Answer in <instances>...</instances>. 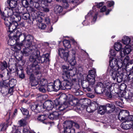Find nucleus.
Instances as JSON below:
<instances>
[{
  "instance_id": "nucleus-37",
  "label": "nucleus",
  "mask_w": 133,
  "mask_h": 133,
  "mask_svg": "<svg viewBox=\"0 0 133 133\" xmlns=\"http://www.w3.org/2000/svg\"><path fill=\"white\" fill-rule=\"evenodd\" d=\"M96 75V71L95 69H93L89 71V74L87 75H89L91 77L95 78V76Z\"/></svg>"
},
{
  "instance_id": "nucleus-40",
  "label": "nucleus",
  "mask_w": 133,
  "mask_h": 133,
  "mask_svg": "<svg viewBox=\"0 0 133 133\" xmlns=\"http://www.w3.org/2000/svg\"><path fill=\"white\" fill-rule=\"evenodd\" d=\"M71 84V83H70ZM72 89V92L75 94V95H78L79 94V88H77V86H75L74 87H73L72 88L71 87V88L70 89Z\"/></svg>"
},
{
  "instance_id": "nucleus-33",
  "label": "nucleus",
  "mask_w": 133,
  "mask_h": 133,
  "mask_svg": "<svg viewBox=\"0 0 133 133\" xmlns=\"http://www.w3.org/2000/svg\"><path fill=\"white\" fill-rule=\"evenodd\" d=\"M107 110L105 105L101 106L99 107L98 112L101 115H103Z\"/></svg>"
},
{
  "instance_id": "nucleus-39",
  "label": "nucleus",
  "mask_w": 133,
  "mask_h": 133,
  "mask_svg": "<svg viewBox=\"0 0 133 133\" xmlns=\"http://www.w3.org/2000/svg\"><path fill=\"white\" fill-rule=\"evenodd\" d=\"M63 43L64 46L65 48L68 49L70 48L71 45L69 41L67 40H64L63 41Z\"/></svg>"
},
{
  "instance_id": "nucleus-23",
  "label": "nucleus",
  "mask_w": 133,
  "mask_h": 133,
  "mask_svg": "<svg viewBox=\"0 0 133 133\" xmlns=\"http://www.w3.org/2000/svg\"><path fill=\"white\" fill-rule=\"evenodd\" d=\"M38 121L45 124H47L48 122V117L46 115H39L37 118Z\"/></svg>"
},
{
  "instance_id": "nucleus-56",
  "label": "nucleus",
  "mask_w": 133,
  "mask_h": 133,
  "mask_svg": "<svg viewBox=\"0 0 133 133\" xmlns=\"http://www.w3.org/2000/svg\"><path fill=\"white\" fill-rule=\"evenodd\" d=\"M54 104H53L54 105H55V107H56V109H58L59 110V108H58V107L61 106L59 105V103L57 99H55L54 101Z\"/></svg>"
},
{
  "instance_id": "nucleus-27",
  "label": "nucleus",
  "mask_w": 133,
  "mask_h": 133,
  "mask_svg": "<svg viewBox=\"0 0 133 133\" xmlns=\"http://www.w3.org/2000/svg\"><path fill=\"white\" fill-rule=\"evenodd\" d=\"M7 2L9 5L10 7L15 9L17 5V0H7Z\"/></svg>"
},
{
  "instance_id": "nucleus-35",
  "label": "nucleus",
  "mask_w": 133,
  "mask_h": 133,
  "mask_svg": "<svg viewBox=\"0 0 133 133\" xmlns=\"http://www.w3.org/2000/svg\"><path fill=\"white\" fill-rule=\"evenodd\" d=\"M114 46L115 50L117 51H120L121 49H122V45L119 42L116 43L115 44Z\"/></svg>"
},
{
  "instance_id": "nucleus-7",
  "label": "nucleus",
  "mask_w": 133,
  "mask_h": 133,
  "mask_svg": "<svg viewBox=\"0 0 133 133\" xmlns=\"http://www.w3.org/2000/svg\"><path fill=\"white\" fill-rule=\"evenodd\" d=\"M39 0H29L30 3L31 4H33L34 3H36L35 6V8H30V10L31 11V13L32 16L33 17V18H36L38 17V15H39L41 13L40 12L37 11L36 10V9L40 11L42 7V5H41V4H39V3L37 2Z\"/></svg>"
},
{
  "instance_id": "nucleus-30",
  "label": "nucleus",
  "mask_w": 133,
  "mask_h": 133,
  "mask_svg": "<svg viewBox=\"0 0 133 133\" xmlns=\"http://www.w3.org/2000/svg\"><path fill=\"white\" fill-rule=\"evenodd\" d=\"M29 0H22L21 3L22 6L24 7H22L21 8L22 9L23 11V10H26V8H27L29 6V2H30V1H29Z\"/></svg>"
},
{
  "instance_id": "nucleus-32",
  "label": "nucleus",
  "mask_w": 133,
  "mask_h": 133,
  "mask_svg": "<svg viewBox=\"0 0 133 133\" xmlns=\"http://www.w3.org/2000/svg\"><path fill=\"white\" fill-rule=\"evenodd\" d=\"M112 87V84L110 81H106L104 82V89H110Z\"/></svg>"
},
{
  "instance_id": "nucleus-4",
  "label": "nucleus",
  "mask_w": 133,
  "mask_h": 133,
  "mask_svg": "<svg viewBox=\"0 0 133 133\" xmlns=\"http://www.w3.org/2000/svg\"><path fill=\"white\" fill-rule=\"evenodd\" d=\"M27 35L26 33H21L19 31H16V34L11 32L9 35V39L8 41V44L9 45L13 46L16 44L15 48L20 50L21 47L23 46V43L22 41L21 42L19 43L18 42L19 41V38L22 36L24 38Z\"/></svg>"
},
{
  "instance_id": "nucleus-6",
  "label": "nucleus",
  "mask_w": 133,
  "mask_h": 133,
  "mask_svg": "<svg viewBox=\"0 0 133 133\" xmlns=\"http://www.w3.org/2000/svg\"><path fill=\"white\" fill-rule=\"evenodd\" d=\"M4 14L5 16L8 17H10L12 15H14L15 17L14 19L18 22L20 21L21 19V17L20 16L18 12L15 11L14 9L10 7H7L5 8Z\"/></svg>"
},
{
  "instance_id": "nucleus-25",
  "label": "nucleus",
  "mask_w": 133,
  "mask_h": 133,
  "mask_svg": "<svg viewBox=\"0 0 133 133\" xmlns=\"http://www.w3.org/2000/svg\"><path fill=\"white\" fill-rule=\"evenodd\" d=\"M127 111L123 110L120 112L118 115V118L121 122L124 121L125 119L126 116L125 114H126Z\"/></svg>"
},
{
  "instance_id": "nucleus-44",
  "label": "nucleus",
  "mask_w": 133,
  "mask_h": 133,
  "mask_svg": "<svg viewBox=\"0 0 133 133\" xmlns=\"http://www.w3.org/2000/svg\"><path fill=\"white\" fill-rule=\"evenodd\" d=\"M125 97L126 99L133 100V94H131L130 92L128 93H126Z\"/></svg>"
},
{
  "instance_id": "nucleus-49",
  "label": "nucleus",
  "mask_w": 133,
  "mask_h": 133,
  "mask_svg": "<svg viewBox=\"0 0 133 133\" xmlns=\"http://www.w3.org/2000/svg\"><path fill=\"white\" fill-rule=\"evenodd\" d=\"M127 79L130 82L133 81V71L130 72L128 75Z\"/></svg>"
},
{
  "instance_id": "nucleus-50",
  "label": "nucleus",
  "mask_w": 133,
  "mask_h": 133,
  "mask_svg": "<svg viewBox=\"0 0 133 133\" xmlns=\"http://www.w3.org/2000/svg\"><path fill=\"white\" fill-rule=\"evenodd\" d=\"M55 10L56 11H57V12L60 13L62 11L63 9L61 6L57 5L55 7Z\"/></svg>"
},
{
  "instance_id": "nucleus-1",
  "label": "nucleus",
  "mask_w": 133,
  "mask_h": 133,
  "mask_svg": "<svg viewBox=\"0 0 133 133\" xmlns=\"http://www.w3.org/2000/svg\"><path fill=\"white\" fill-rule=\"evenodd\" d=\"M70 68L69 66L65 65L62 66V78L63 80L61 81L58 79L54 81V84L51 83L48 85L47 87L48 91H57L60 89L64 90L71 88V84L68 80L70 78V74L72 72V69Z\"/></svg>"
},
{
  "instance_id": "nucleus-36",
  "label": "nucleus",
  "mask_w": 133,
  "mask_h": 133,
  "mask_svg": "<svg viewBox=\"0 0 133 133\" xmlns=\"http://www.w3.org/2000/svg\"><path fill=\"white\" fill-rule=\"evenodd\" d=\"M8 64L5 61L3 62H0V69L3 70L7 68L8 67Z\"/></svg>"
},
{
  "instance_id": "nucleus-31",
  "label": "nucleus",
  "mask_w": 133,
  "mask_h": 133,
  "mask_svg": "<svg viewBox=\"0 0 133 133\" xmlns=\"http://www.w3.org/2000/svg\"><path fill=\"white\" fill-rule=\"evenodd\" d=\"M121 128L123 129L127 130L130 128L131 127V125L130 124L127 123L126 122L123 121L121 124Z\"/></svg>"
},
{
  "instance_id": "nucleus-11",
  "label": "nucleus",
  "mask_w": 133,
  "mask_h": 133,
  "mask_svg": "<svg viewBox=\"0 0 133 133\" xmlns=\"http://www.w3.org/2000/svg\"><path fill=\"white\" fill-rule=\"evenodd\" d=\"M58 52L59 56L61 58H63L65 61L67 60L69 55L68 50L60 48L58 50Z\"/></svg>"
},
{
  "instance_id": "nucleus-47",
  "label": "nucleus",
  "mask_w": 133,
  "mask_h": 133,
  "mask_svg": "<svg viewBox=\"0 0 133 133\" xmlns=\"http://www.w3.org/2000/svg\"><path fill=\"white\" fill-rule=\"evenodd\" d=\"M133 121V116H126L124 121L128 123Z\"/></svg>"
},
{
  "instance_id": "nucleus-15",
  "label": "nucleus",
  "mask_w": 133,
  "mask_h": 133,
  "mask_svg": "<svg viewBox=\"0 0 133 133\" xmlns=\"http://www.w3.org/2000/svg\"><path fill=\"white\" fill-rule=\"evenodd\" d=\"M42 106V110L45 109L48 110H51L54 108L53 102L51 101L48 100L45 102L43 105H41Z\"/></svg>"
},
{
  "instance_id": "nucleus-62",
  "label": "nucleus",
  "mask_w": 133,
  "mask_h": 133,
  "mask_svg": "<svg viewBox=\"0 0 133 133\" xmlns=\"http://www.w3.org/2000/svg\"><path fill=\"white\" fill-rule=\"evenodd\" d=\"M12 133H21L19 130L17 128L16 129L15 127L12 128Z\"/></svg>"
},
{
  "instance_id": "nucleus-29",
  "label": "nucleus",
  "mask_w": 133,
  "mask_h": 133,
  "mask_svg": "<svg viewBox=\"0 0 133 133\" xmlns=\"http://www.w3.org/2000/svg\"><path fill=\"white\" fill-rule=\"evenodd\" d=\"M105 106L106 107V109L107 108L110 109L109 110L110 113L113 112L115 110V106L112 103H107L106 104Z\"/></svg>"
},
{
  "instance_id": "nucleus-28",
  "label": "nucleus",
  "mask_w": 133,
  "mask_h": 133,
  "mask_svg": "<svg viewBox=\"0 0 133 133\" xmlns=\"http://www.w3.org/2000/svg\"><path fill=\"white\" fill-rule=\"evenodd\" d=\"M131 39L128 36H125L123 37L122 39V42L124 44L128 45L129 44H130L131 43Z\"/></svg>"
},
{
  "instance_id": "nucleus-55",
  "label": "nucleus",
  "mask_w": 133,
  "mask_h": 133,
  "mask_svg": "<svg viewBox=\"0 0 133 133\" xmlns=\"http://www.w3.org/2000/svg\"><path fill=\"white\" fill-rule=\"evenodd\" d=\"M82 86L83 88H87V87H90L89 86V84L87 81L85 80V81L82 83Z\"/></svg>"
},
{
  "instance_id": "nucleus-53",
  "label": "nucleus",
  "mask_w": 133,
  "mask_h": 133,
  "mask_svg": "<svg viewBox=\"0 0 133 133\" xmlns=\"http://www.w3.org/2000/svg\"><path fill=\"white\" fill-rule=\"evenodd\" d=\"M46 6H46V5H43V4H42V7L40 11H43L46 12H48L49 11V10L48 7H46Z\"/></svg>"
},
{
  "instance_id": "nucleus-34",
  "label": "nucleus",
  "mask_w": 133,
  "mask_h": 133,
  "mask_svg": "<svg viewBox=\"0 0 133 133\" xmlns=\"http://www.w3.org/2000/svg\"><path fill=\"white\" fill-rule=\"evenodd\" d=\"M9 70H8V72L7 73V74L8 75L9 74V73L10 74H11L15 72H16V73H17V71L19 69V67L17 68L15 67H14L11 68H10V66H9Z\"/></svg>"
},
{
  "instance_id": "nucleus-43",
  "label": "nucleus",
  "mask_w": 133,
  "mask_h": 133,
  "mask_svg": "<svg viewBox=\"0 0 133 133\" xmlns=\"http://www.w3.org/2000/svg\"><path fill=\"white\" fill-rule=\"evenodd\" d=\"M22 17L23 19L24 20H30V15L28 13H24L22 14Z\"/></svg>"
},
{
  "instance_id": "nucleus-42",
  "label": "nucleus",
  "mask_w": 133,
  "mask_h": 133,
  "mask_svg": "<svg viewBox=\"0 0 133 133\" xmlns=\"http://www.w3.org/2000/svg\"><path fill=\"white\" fill-rule=\"evenodd\" d=\"M48 81L46 79L43 78L41 80L39 85L46 86L48 85Z\"/></svg>"
},
{
  "instance_id": "nucleus-5",
  "label": "nucleus",
  "mask_w": 133,
  "mask_h": 133,
  "mask_svg": "<svg viewBox=\"0 0 133 133\" xmlns=\"http://www.w3.org/2000/svg\"><path fill=\"white\" fill-rule=\"evenodd\" d=\"M109 62L110 67H109L108 71H109L110 74L111 71L114 72V71L120 70L123 65L122 62L118 61L116 59H112L111 61L109 60Z\"/></svg>"
},
{
  "instance_id": "nucleus-10",
  "label": "nucleus",
  "mask_w": 133,
  "mask_h": 133,
  "mask_svg": "<svg viewBox=\"0 0 133 133\" xmlns=\"http://www.w3.org/2000/svg\"><path fill=\"white\" fill-rule=\"evenodd\" d=\"M63 114V113L62 111L56 109V111L50 113L48 116V117L52 120L56 119H58L60 116Z\"/></svg>"
},
{
  "instance_id": "nucleus-3",
  "label": "nucleus",
  "mask_w": 133,
  "mask_h": 133,
  "mask_svg": "<svg viewBox=\"0 0 133 133\" xmlns=\"http://www.w3.org/2000/svg\"><path fill=\"white\" fill-rule=\"evenodd\" d=\"M33 37L32 36L28 35L25 37L22 41L23 46L24 45L25 48L21 51L23 56H28L32 53L31 55H32L34 54L35 51L37 49H35L33 48V47H35V46H33V45H32L33 43Z\"/></svg>"
},
{
  "instance_id": "nucleus-21",
  "label": "nucleus",
  "mask_w": 133,
  "mask_h": 133,
  "mask_svg": "<svg viewBox=\"0 0 133 133\" xmlns=\"http://www.w3.org/2000/svg\"><path fill=\"white\" fill-rule=\"evenodd\" d=\"M85 79L86 81L88 82L89 86L91 87L92 88H94V85L95 81V78H92L89 75H87Z\"/></svg>"
},
{
  "instance_id": "nucleus-48",
  "label": "nucleus",
  "mask_w": 133,
  "mask_h": 133,
  "mask_svg": "<svg viewBox=\"0 0 133 133\" xmlns=\"http://www.w3.org/2000/svg\"><path fill=\"white\" fill-rule=\"evenodd\" d=\"M69 63L72 66H74L75 65L76 63V57H72L69 61Z\"/></svg>"
},
{
  "instance_id": "nucleus-22",
  "label": "nucleus",
  "mask_w": 133,
  "mask_h": 133,
  "mask_svg": "<svg viewBox=\"0 0 133 133\" xmlns=\"http://www.w3.org/2000/svg\"><path fill=\"white\" fill-rule=\"evenodd\" d=\"M65 123L66 124H67L68 127H69L71 128H72L73 126H74L76 129H79L80 126L76 122H73L72 121H66Z\"/></svg>"
},
{
  "instance_id": "nucleus-46",
  "label": "nucleus",
  "mask_w": 133,
  "mask_h": 133,
  "mask_svg": "<svg viewBox=\"0 0 133 133\" xmlns=\"http://www.w3.org/2000/svg\"><path fill=\"white\" fill-rule=\"evenodd\" d=\"M102 88L100 87H96L94 89L95 92L97 94H100L103 93Z\"/></svg>"
},
{
  "instance_id": "nucleus-58",
  "label": "nucleus",
  "mask_w": 133,
  "mask_h": 133,
  "mask_svg": "<svg viewBox=\"0 0 133 133\" xmlns=\"http://www.w3.org/2000/svg\"><path fill=\"white\" fill-rule=\"evenodd\" d=\"M78 101L77 99H75L70 102V104L72 106L75 105L78 103Z\"/></svg>"
},
{
  "instance_id": "nucleus-52",
  "label": "nucleus",
  "mask_w": 133,
  "mask_h": 133,
  "mask_svg": "<svg viewBox=\"0 0 133 133\" xmlns=\"http://www.w3.org/2000/svg\"><path fill=\"white\" fill-rule=\"evenodd\" d=\"M8 124H0V129L1 131H3L5 130L7 127L8 126Z\"/></svg>"
},
{
  "instance_id": "nucleus-12",
  "label": "nucleus",
  "mask_w": 133,
  "mask_h": 133,
  "mask_svg": "<svg viewBox=\"0 0 133 133\" xmlns=\"http://www.w3.org/2000/svg\"><path fill=\"white\" fill-rule=\"evenodd\" d=\"M29 107L32 111L36 112H39L43 111L42 106L41 105H39L37 103L31 104L30 105Z\"/></svg>"
},
{
  "instance_id": "nucleus-38",
  "label": "nucleus",
  "mask_w": 133,
  "mask_h": 133,
  "mask_svg": "<svg viewBox=\"0 0 133 133\" xmlns=\"http://www.w3.org/2000/svg\"><path fill=\"white\" fill-rule=\"evenodd\" d=\"M103 92L105 93V95L107 97L109 98H111L112 97V94H111L110 91V89H108L103 90Z\"/></svg>"
},
{
  "instance_id": "nucleus-18",
  "label": "nucleus",
  "mask_w": 133,
  "mask_h": 133,
  "mask_svg": "<svg viewBox=\"0 0 133 133\" xmlns=\"http://www.w3.org/2000/svg\"><path fill=\"white\" fill-rule=\"evenodd\" d=\"M17 21L16 20V21L15 22L16 23V25H15L13 23L9 26L7 28H6L8 34H9L11 32H13L16 34V31H18L16 29V28L18 25V23L17 22Z\"/></svg>"
},
{
  "instance_id": "nucleus-24",
  "label": "nucleus",
  "mask_w": 133,
  "mask_h": 133,
  "mask_svg": "<svg viewBox=\"0 0 133 133\" xmlns=\"http://www.w3.org/2000/svg\"><path fill=\"white\" fill-rule=\"evenodd\" d=\"M17 74L18 77L21 79H24L25 77L24 70L22 67L19 66V69L18 70Z\"/></svg>"
},
{
  "instance_id": "nucleus-64",
  "label": "nucleus",
  "mask_w": 133,
  "mask_h": 133,
  "mask_svg": "<svg viewBox=\"0 0 133 133\" xmlns=\"http://www.w3.org/2000/svg\"><path fill=\"white\" fill-rule=\"evenodd\" d=\"M114 4V2L113 1H108L107 3L108 6L110 7L113 5Z\"/></svg>"
},
{
  "instance_id": "nucleus-54",
  "label": "nucleus",
  "mask_w": 133,
  "mask_h": 133,
  "mask_svg": "<svg viewBox=\"0 0 133 133\" xmlns=\"http://www.w3.org/2000/svg\"><path fill=\"white\" fill-rule=\"evenodd\" d=\"M52 1V0H43L42 2V4L46 6H48Z\"/></svg>"
},
{
  "instance_id": "nucleus-14",
  "label": "nucleus",
  "mask_w": 133,
  "mask_h": 133,
  "mask_svg": "<svg viewBox=\"0 0 133 133\" xmlns=\"http://www.w3.org/2000/svg\"><path fill=\"white\" fill-rule=\"evenodd\" d=\"M78 0H63L62 3V5L63 7L65 9L67 8L68 7L69 4L68 2L71 3L74 5V7L75 8L78 5Z\"/></svg>"
},
{
  "instance_id": "nucleus-26",
  "label": "nucleus",
  "mask_w": 133,
  "mask_h": 133,
  "mask_svg": "<svg viewBox=\"0 0 133 133\" xmlns=\"http://www.w3.org/2000/svg\"><path fill=\"white\" fill-rule=\"evenodd\" d=\"M9 78L8 80H3L4 81H5V80H6V84H7L8 85V87H14L16 84V80L13 78H12L10 80H9Z\"/></svg>"
},
{
  "instance_id": "nucleus-45",
  "label": "nucleus",
  "mask_w": 133,
  "mask_h": 133,
  "mask_svg": "<svg viewBox=\"0 0 133 133\" xmlns=\"http://www.w3.org/2000/svg\"><path fill=\"white\" fill-rule=\"evenodd\" d=\"M5 51L7 57H11L13 55V52L11 50L7 49L5 50Z\"/></svg>"
},
{
  "instance_id": "nucleus-51",
  "label": "nucleus",
  "mask_w": 133,
  "mask_h": 133,
  "mask_svg": "<svg viewBox=\"0 0 133 133\" xmlns=\"http://www.w3.org/2000/svg\"><path fill=\"white\" fill-rule=\"evenodd\" d=\"M20 110L23 115H27L29 114V111L26 109L22 107L21 108Z\"/></svg>"
},
{
  "instance_id": "nucleus-61",
  "label": "nucleus",
  "mask_w": 133,
  "mask_h": 133,
  "mask_svg": "<svg viewBox=\"0 0 133 133\" xmlns=\"http://www.w3.org/2000/svg\"><path fill=\"white\" fill-rule=\"evenodd\" d=\"M46 27V25L43 23H40L38 26L39 28L41 29H44Z\"/></svg>"
},
{
  "instance_id": "nucleus-20",
  "label": "nucleus",
  "mask_w": 133,
  "mask_h": 133,
  "mask_svg": "<svg viewBox=\"0 0 133 133\" xmlns=\"http://www.w3.org/2000/svg\"><path fill=\"white\" fill-rule=\"evenodd\" d=\"M2 18L4 20V23L6 26V28L13 23V21L11 20V17H6L4 15Z\"/></svg>"
},
{
  "instance_id": "nucleus-2",
  "label": "nucleus",
  "mask_w": 133,
  "mask_h": 133,
  "mask_svg": "<svg viewBox=\"0 0 133 133\" xmlns=\"http://www.w3.org/2000/svg\"><path fill=\"white\" fill-rule=\"evenodd\" d=\"M40 54L39 51L37 49L35 51L34 54L30 56L29 60L32 63L27 68V72L28 74L33 71L34 70L36 74H40V68L38 65V63L46 62L49 61V57L50 56L49 53H47L43 54L41 56H40Z\"/></svg>"
},
{
  "instance_id": "nucleus-63",
  "label": "nucleus",
  "mask_w": 133,
  "mask_h": 133,
  "mask_svg": "<svg viewBox=\"0 0 133 133\" xmlns=\"http://www.w3.org/2000/svg\"><path fill=\"white\" fill-rule=\"evenodd\" d=\"M45 96L43 95H39L36 97L37 99L39 101H41L43 100V98Z\"/></svg>"
},
{
  "instance_id": "nucleus-57",
  "label": "nucleus",
  "mask_w": 133,
  "mask_h": 133,
  "mask_svg": "<svg viewBox=\"0 0 133 133\" xmlns=\"http://www.w3.org/2000/svg\"><path fill=\"white\" fill-rule=\"evenodd\" d=\"M46 86L39 85L38 89L39 91L42 92H45L46 91Z\"/></svg>"
},
{
  "instance_id": "nucleus-17",
  "label": "nucleus",
  "mask_w": 133,
  "mask_h": 133,
  "mask_svg": "<svg viewBox=\"0 0 133 133\" xmlns=\"http://www.w3.org/2000/svg\"><path fill=\"white\" fill-rule=\"evenodd\" d=\"M70 104V103L69 104L68 103L66 104H63L61 105V106L58 107V108L59 110L62 111L64 114L66 111L72 109V107L71 106Z\"/></svg>"
},
{
  "instance_id": "nucleus-60",
  "label": "nucleus",
  "mask_w": 133,
  "mask_h": 133,
  "mask_svg": "<svg viewBox=\"0 0 133 133\" xmlns=\"http://www.w3.org/2000/svg\"><path fill=\"white\" fill-rule=\"evenodd\" d=\"M10 88L8 87V95L9 94L10 95H12L13 93L14 92L13 90L14 87H9Z\"/></svg>"
},
{
  "instance_id": "nucleus-13",
  "label": "nucleus",
  "mask_w": 133,
  "mask_h": 133,
  "mask_svg": "<svg viewBox=\"0 0 133 133\" xmlns=\"http://www.w3.org/2000/svg\"><path fill=\"white\" fill-rule=\"evenodd\" d=\"M132 49L131 45H126L123 49H121L119 54L121 57H123L126 55L129 54L131 51Z\"/></svg>"
},
{
  "instance_id": "nucleus-8",
  "label": "nucleus",
  "mask_w": 133,
  "mask_h": 133,
  "mask_svg": "<svg viewBox=\"0 0 133 133\" xmlns=\"http://www.w3.org/2000/svg\"><path fill=\"white\" fill-rule=\"evenodd\" d=\"M120 71V70H119L112 72V71H111L110 74L114 80H115L116 78L117 81L118 83L121 82L123 80L122 72Z\"/></svg>"
},
{
  "instance_id": "nucleus-16",
  "label": "nucleus",
  "mask_w": 133,
  "mask_h": 133,
  "mask_svg": "<svg viewBox=\"0 0 133 133\" xmlns=\"http://www.w3.org/2000/svg\"><path fill=\"white\" fill-rule=\"evenodd\" d=\"M6 80L3 82L0 83V86L2 87L1 92L4 96L8 95V85L6 84Z\"/></svg>"
},
{
  "instance_id": "nucleus-59",
  "label": "nucleus",
  "mask_w": 133,
  "mask_h": 133,
  "mask_svg": "<svg viewBox=\"0 0 133 133\" xmlns=\"http://www.w3.org/2000/svg\"><path fill=\"white\" fill-rule=\"evenodd\" d=\"M25 120L24 119H22L18 121V123L20 126H24L25 125Z\"/></svg>"
},
{
  "instance_id": "nucleus-9",
  "label": "nucleus",
  "mask_w": 133,
  "mask_h": 133,
  "mask_svg": "<svg viewBox=\"0 0 133 133\" xmlns=\"http://www.w3.org/2000/svg\"><path fill=\"white\" fill-rule=\"evenodd\" d=\"M27 74L30 75L29 78V84L30 85L31 87H35L37 85L39 82L38 81L36 80L34 77V75H37L39 74H36L34 70L33 71L30 73V74Z\"/></svg>"
},
{
  "instance_id": "nucleus-41",
  "label": "nucleus",
  "mask_w": 133,
  "mask_h": 133,
  "mask_svg": "<svg viewBox=\"0 0 133 133\" xmlns=\"http://www.w3.org/2000/svg\"><path fill=\"white\" fill-rule=\"evenodd\" d=\"M90 106L91 108H92L93 110H96L98 108V105L96 102L94 101L91 103Z\"/></svg>"
},
{
  "instance_id": "nucleus-19",
  "label": "nucleus",
  "mask_w": 133,
  "mask_h": 133,
  "mask_svg": "<svg viewBox=\"0 0 133 133\" xmlns=\"http://www.w3.org/2000/svg\"><path fill=\"white\" fill-rule=\"evenodd\" d=\"M130 59V57L129 56H126L123 61V64L124 65H126L127 66H127H129L130 68V70H132L133 69V61H130V62H128V61Z\"/></svg>"
}]
</instances>
